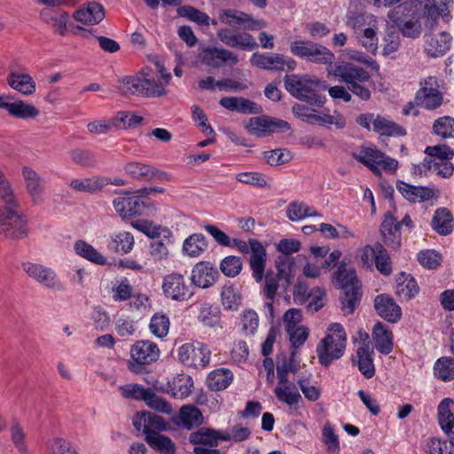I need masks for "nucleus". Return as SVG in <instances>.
Masks as SVG:
<instances>
[{"instance_id": "de8ad7c7", "label": "nucleus", "mask_w": 454, "mask_h": 454, "mask_svg": "<svg viewBox=\"0 0 454 454\" xmlns=\"http://www.w3.org/2000/svg\"><path fill=\"white\" fill-rule=\"evenodd\" d=\"M434 374L444 382L454 380V358L450 356L438 358L434 365Z\"/></svg>"}, {"instance_id": "72a5a7b5", "label": "nucleus", "mask_w": 454, "mask_h": 454, "mask_svg": "<svg viewBox=\"0 0 454 454\" xmlns=\"http://www.w3.org/2000/svg\"><path fill=\"white\" fill-rule=\"evenodd\" d=\"M222 430H215L209 427H200L199 430L190 434L189 441L193 445H208L217 447L221 440Z\"/></svg>"}, {"instance_id": "a211bd4d", "label": "nucleus", "mask_w": 454, "mask_h": 454, "mask_svg": "<svg viewBox=\"0 0 454 454\" xmlns=\"http://www.w3.org/2000/svg\"><path fill=\"white\" fill-rule=\"evenodd\" d=\"M216 35L223 43L231 48L250 51L258 47L254 37L249 33L235 32L229 28H221L217 31Z\"/></svg>"}, {"instance_id": "ddd939ff", "label": "nucleus", "mask_w": 454, "mask_h": 454, "mask_svg": "<svg viewBox=\"0 0 454 454\" xmlns=\"http://www.w3.org/2000/svg\"><path fill=\"white\" fill-rule=\"evenodd\" d=\"M119 194L122 196L115 198L113 205L122 219H130L144 214L147 207V203L142 200L144 195H141V193L130 195L129 192H120Z\"/></svg>"}, {"instance_id": "39448f33", "label": "nucleus", "mask_w": 454, "mask_h": 454, "mask_svg": "<svg viewBox=\"0 0 454 454\" xmlns=\"http://www.w3.org/2000/svg\"><path fill=\"white\" fill-rule=\"evenodd\" d=\"M167 85L162 81L151 78L145 69L143 76H128L120 82L119 90L124 95H136L146 98H159L167 95Z\"/></svg>"}, {"instance_id": "4468645a", "label": "nucleus", "mask_w": 454, "mask_h": 454, "mask_svg": "<svg viewBox=\"0 0 454 454\" xmlns=\"http://www.w3.org/2000/svg\"><path fill=\"white\" fill-rule=\"evenodd\" d=\"M250 62L258 68L270 71H293L297 66L296 60L290 57L268 52H254Z\"/></svg>"}, {"instance_id": "864d4df0", "label": "nucleus", "mask_w": 454, "mask_h": 454, "mask_svg": "<svg viewBox=\"0 0 454 454\" xmlns=\"http://www.w3.org/2000/svg\"><path fill=\"white\" fill-rule=\"evenodd\" d=\"M169 318L168 315L163 312L155 313L152 317L149 324L151 333L158 338L165 337L169 331Z\"/></svg>"}, {"instance_id": "49530a36", "label": "nucleus", "mask_w": 454, "mask_h": 454, "mask_svg": "<svg viewBox=\"0 0 454 454\" xmlns=\"http://www.w3.org/2000/svg\"><path fill=\"white\" fill-rule=\"evenodd\" d=\"M74 249L78 255L93 263L98 265L106 264V258L84 240H77L74 245Z\"/></svg>"}, {"instance_id": "4be33fe9", "label": "nucleus", "mask_w": 454, "mask_h": 454, "mask_svg": "<svg viewBox=\"0 0 454 454\" xmlns=\"http://www.w3.org/2000/svg\"><path fill=\"white\" fill-rule=\"evenodd\" d=\"M219 277L218 270L208 262H198L192 269L191 280L200 288L213 286Z\"/></svg>"}, {"instance_id": "393cba45", "label": "nucleus", "mask_w": 454, "mask_h": 454, "mask_svg": "<svg viewBox=\"0 0 454 454\" xmlns=\"http://www.w3.org/2000/svg\"><path fill=\"white\" fill-rule=\"evenodd\" d=\"M105 18V9L97 2L88 3L86 6L80 8L74 13V19L83 24H98Z\"/></svg>"}, {"instance_id": "aec40b11", "label": "nucleus", "mask_w": 454, "mask_h": 454, "mask_svg": "<svg viewBox=\"0 0 454 454\" xmlns=\"http://www.w3.org/2000/svg\"><path fill=\"white\" fill-rule=\"evenodd\" d=\"M374 308L378 315L389 323H396L402 317L400 306L389 294L377 295L374 299Z\"/></svg>"}, {"instance_id": "5fc2aeb1", "label": "nucleus", "mask_w": 454, "mask_h": 454, "mask_svg": "<svg viewBox=\"0 0 454 454\" xmlns=\"http://www.w3.org/2000/svg\"><path fill=\"white\" fill-rule=\"evenodd\" d=\"M146 442L154 450L165 454H174L175 445L171 439L160 433L150 434L145 436Z\"/></svg>"}, {"instance_id": "bb28decb", "label": "nucleus", "mask_w": 454, "mask_h": 454, "mask_svg": "<svg viewBox=\"0 0 454 454\" xmlns=\"http://www.w3.org/2000/svg\"><path fill=\"white\" fill-rule=\"evenodd\" d=\"M7 83L20 93L29 96L35 93L36 85L28 74L11 71L7 75Z\"/></svg>"}, {"instance_id": "9b49d317", "label": "nucleus", "mask_w": 454, "mask_h": 454, "mask_svg": "<svg viewBox=\"0 0 454 454\" xmlns=\"http://www.w3.org/2000/svg\"><path fill=\"white\" fill-rule=\"evenodd\" d=\"M210 354L207 346L200 342L185 343L178 348L180 362L190 367H207L210 361Z\"/></svg>"}, {"instance_id": "09e8293b", "label": "nucleus", "mask_w": 454, "mask_h": 454, "mask_svg": "<svg viewBox=\"0 0 454 454\" xmlns=\"http://www.w3.org/2000/svg\"><path fill=\"white\" fill-rule=\"evenodd\" d=\"M427 454H454V438H429L424 447Z\"/></svg>"}, {"instance_id": "79ce46f5", "label": "nucleus", "mask_w": 454, "mask_h": 454, "mask_svg": "<svg viewBox=\"0 0 454 454\" xmlns=\"http://www.w3.org/2000/svg\"><path fill=\"white\" fill-rule=\"evenodd\" d=\"M207 248V238L202 233H193L183 244V252L190 257H198Z\"/></svg>"}, {"instance_id": "c756f323", "label": "nucleus", "mask_w": 454, "mask_h": 454, "mask_svg": "<svg viewBox=\"0 0 454 454\" xmlns=\"http://www.w3.org/2000/svg\"><path fill=\"white\" fill-rule=\"evenodd\" d=\"M275 266L277 269L275 275L282 279V287L284 292H286L294 277V258L289 255H279L275 261Z\"/></svg>"}, {"instance_id": "0eeeda50", "label": "nucleus", "mask_w": 454, "mask_h": 454, "mask_svg": "<svg viewBox=\"0 0 454 454\" xmlns=\"http://www.w3.org/2000/svg\"><path fill=\"white\" fill-rule=\"evenodd\" d=\"M159 357L160 349L157 344L151 340H138L131 346L128 369L137 374L148 372L146 365L156 362Z\"/></svg>"}, {"instance_id": "7c9ffc66", "label": "nucleus", "mask_w": 454, "mask_h": 454, "mask_svg": "<svg viewBox=\"0 0 454 454\" xmlns=\"http://www.w3.org/2000/svg\"><path fill=\"white\" fill-rule=\"evenodd\" d=\"M372 355L373 350H370L369 344H364L356 349L357 360H352L353 364H357L359 372L366 379H372L375 375Z\"/></svg>"}, {"instance_id": "1a4fd4ad", "label": "nucleus", "mask_w": 454, "mask_h": 454, "mask_svg": "<svg viewBox=\"0 0 454 454\" xmlns=\"http://www.w3.org/2000/svg\"><path fill=\"white\" fill-rule=\"evenodd\" d=\"M414 100L417 106L435 110L443 103V94L440 90L439 80L435 76H428L419 82V89L416 91Z\"/></svg>"}, {"instance_id": "ea45409f", "label": "nucleus", "mask_w": 454, "mask_h": 454, "mask_svg": "<svg viewBox=\"0 0 454 454\" xmlns=\"http://www.w3.org/2000/svg\"><path fill=\"white\" fill-rule=\"evenodd\" d=\"M107 184L106 177L93 176L90 178L73 179L69 186L77 192L95 193Z\"/></svg>"}, {"instance_id": "3c124183", "label": "nucleus", "mask_w": 454, "mask_h": 454, "mask_svg": "<svg viewBox=\"0 0 454 454\" xmlns=\"http://www.w3.org/2000/svg\"><path fill=\"white\" fill-rule=\"evenodd\" d=\"M287 217L291 221L301 220L307 216H322L319 213L303 202H291L286 210Z\"/></svg>"}, {"instance_id": "e433bc0d", "label": "nucleus", "mask_w": 454, "mask_h": 454, "mask_svg": "<svg viewBox=\"0 0 454 454\" xmlns=\"http://www.w3.org/2000/svg\"><path fill=\"white\" fill-rule=\"evenodd\" d=\"M284 84L286 90L298 98L309 84H318V81L311 80L308 75L286 74Z\"/></svg>"}, {"instance_id": "13d9d810", "label": "nucleus", "mask_w": 454, "mask_h": 454, "mask_svg": "<svg viewBox=\"0 0 454 454\" xmlns=\"http://www.w3.org/2000/svg\"><path fill=\"white\" fill-rule=\"evenodd\" d=\"M193 382L191 377L179 376L174 379L170 386L171 395L176 398L187 397L192 393Z\"/></svg>"}, {"instance_id": "dca6fc26", "label": "nucleus", "mask_w": 454, "mask_h": 454, "mask_svg": "<svg viewBox=\"0 0 454 454\" xmlns=\"http://www.w3.org/2000/svg\"><path fill=\"white\" fill-rule=\"evenodd\" d=\"M219 20L222 23L229 25L231 27L247 30H258L265 27L263 20H254L248 13L235 9L222 11L219 15Z\"/></svg>"}, {"instance_id": "2f4dec72", "label": "nucleus", "mask_w": 454, "mask_h": 454, "mask_svg": "<svg viewBox=\"0 0 454 454\" xmlns=\"http://www.w3.org/2000/svg\"><path fill=\"white\" fill-rule=\"evenodd\" d=\"M333 283L336 287L341 290L355 287V286H361L355 269H348L344 262H341L334 272Z\"/></svg>"}, {"instance_id": "f03ea898", "label": "nucleus", "mask_w": 454, "mask_h": 454, "mask_svg": "<svg viewBox=\"0 0 454 454\" xmlns=\"http://www.w3.org/2000/svg\"><path fill=\"white\" fill-rule=\"evenodd\" d=\"M328 74L338 78L344 82L347 88L341 85L330 87L328 93L334 99H341L348 103L352 99L351 93L361 100L368 101L372 97L371 85L373 82L367 70L353 62H337L328 68Z\"/></svg>"}, {"instance_id": "c85d7f7f", "label": "nucleus", "mask_w": 454, "mask_h": 454, "mask_svg": "<svg viewBox=\"0 0 454 454\" xmlns=\"http://www.w3.org/2000/svg\"><path fill=\"white\" fill-rule=\"evenodd\" d=\"M453 405L450 398H444L438 405V422L448 438H454V413L450 411Z\"/></svg>"}, {"instance_id": "f8f14e48", "label": "nucleus", "mask_w": 454, "mask_h": 454, "mask_svg": "<svg viewBox=\"0 0 454 454\" xmlns=\"http://www.w3.org/2000/svg\"><path fill=\"white\" fill-rule=\"evenodd\" d=\"M21 268L28 277L46 288L56 291L65 289L64 284L59 279L57 273L51 268L31 262H22Z\"/></svg>"}, {"instance_id": "f257e3e1", "label": "nucleus", "mask_w": 454, "mask_h": 454, "mask_svg": "<svg viewBox=\"0 0 454 454\" xmlns=\"http://www.w3.org/2000/svg\"><path fill=\"white\" fill-rule=\"evenodd\" d=\"M440 12L437 6L428 5L420 0H408L399 3L387 13L388 20L394 23L404 37L416 39L422 33V23L428 29H434L439 20Z\"/></svg>"}, {"instance_id": "9d476101", "label": "nucleus", "mask_w": 454, "mask_h": 454, "mask_svg": "<svg viewBox=\"0 0 454 454\" xmlns=\"http://www.w3.org/2000/svg\"><path fill=\"white\" fill-rule=\"evenodd\" d=\"M246 128L250 134L258 137H265L273 133L286 132L291 129V126L284 120L268 115H260L251 118Z\"/></svg>"}, {"instance_id": "052dcab7", "label": "nucleus", "mask_w": 454, "mask_h": 454, "mask_svg": "<svg viewBox=\"0 0 454 454\" xmlns=\"http://www.w3.org/2000/svg\"><path fill=\"white\" fill-rule=\"evenodd\" d=\"M279 281H282V279L276 276L273 271H268L265 274L264 285L262 289V294L265 300H275L278 288L282 287V284L280 285Z\"/></svg>"}, {"instance_id": "4d7b16f0", "label": "nucleus", "mask_w": 454, "mask_h": 454, "mask_svg": "<svg viewBox=\"0 0 454 454\" xmlns=\"http://www.w3.org/2000/svg\"><path fill=\"white\" fill-rule=\"evenodd\" d=\"M433 133L442 138H454V118L442 116L433 123Z\"/></svg>"}, {"instance_id": "338daca9", "label": "nucleus", "mask_w": 454, "mask_h": 454, "mask_svg": "<svg viewBox=\"0 0 454 454\" xmlns=\"http://www.w3.org/2000/svg\"><path fill=\"white\" fill-rule=\"evenodd\" d=\"M426 158L436 159L438 161L450 160L454 156V151L446 145L427 146L425 150Z\"/></svg>"}, {"instance_id": "cd10ccee", "label": "nucleus", "mask_w": 454, "mask_h": 454, "mask_svg": "<svg viewBox=\"0 0 454 454\" xmlns=\"http://www.w3.org/2000/svg\"><path fill=\"white\" fill-rule=\"evenodd\" d=\"M39 16L44 23L51 26L54 32L59 33L60 35L67 34V12L44 8L40 12Z\"/></svg>"}, {"instance_id": "c03bdc74", "label": "nucleus", "mask_w": 454, "mask_h": 454, "mask_svg": "<svg viewBox=\"0 0 454 454\" xmlns=\"http://www.w3.org/2000/svg\"><path fill=\"white\" fill-rule=\"evenodd\" d=\"M131 226L152 239L160 237L165 239L172 238V232L168 229L157 226L148 220L132 221Z\"/></svg>"}, {"instance_id": "bf43d9fd", "label": "nucleus", "mask_w": 454, "mask_h": 454, "mask_svg": "<svg viewBox=\"0 0 454 454\" xmlns=\"http://www.w3.org/2000/svg\"><path fill=\"white\" fill-rule=\"evenodd\" d=\"M177 12L181 17L187 18L188 20L200 26H209L210 24L209 16L207 13L194 8L193 6H181L178 8Z\"/></svg>"}, {"instance_id": "a19ab883", "label": "nucleus", "mask_w": 454, "mask_h": 454, "mask_svg": "<svg viewBox=\"0 0 454 454\" xmlns=\"http://www.w3.org/2000/svg\"><path fill=\"white\" fill-rule=\"evenodd\" d=\"M125 172L132 178L140 181H150L158 173V169L142 162H129L124 167Z\"/></svg>"}, {"instance_id": "37998d69", "label": "nucleus", "mask_w": 454, "mask_h": 454, "mask_svg": "<svg viewBox=\"0 0 454 454\" xmlns=\"http://www.w3.org/2000/svg\"><path fill=\"white\" fill-rule=\"evenodd\" d=\"M180 425L188 430L201 426L204 418L199 408L195 406H183L179 411Z\"/></svg>"}, {"instance_id": "680f3d73", "label": "nucleus", "mask_w": 454, "mask_h": 454, "mask_svg": "<svg viewBox=\"0 0 454 454\" xmlns=\"http://www.w3.org/2000/svg\"><path fill=\"white\" fill-rule=\"evenodd\" d=\"M243 263L239 257L229 255L224 257L220 263L221 271L229 278L238 276L242 270Z\"/></svg>"}, {"instance_id": "6e6552de", "label": "nucleus", "mask_w": 454, "mask_h": 454, "mask_svg": "<svg viewBox=\"0 0 454 454\" xmlns=\"http://www.w3.org/2000/svg\"><path fill=\"white\" fill-rule=\"evenodd\" d=\"M29 229L25 216L12 208L0 207V234L11 240L22 239L27 237Z\"/></svg>"}, {"instance_id": "f704fd0d", "label": "nucleus", "mask_w": 454, "mask_h": 454, "mask_svg": "<svg viewBox=\"0 0 454 454\" xmlns=\"http://www.w3.org/2000/svg\"><path fill=\"white\" fill-rule=\"evenodd\" d=\"M4 109L9 114L18 119H35L39 115V110L33 105L27 104L23 100H17L12 103L4 102Z\"/></svg>"}, {"instance_id": "774afa93", "label": "nucleus", "mask_w": 454, "mask_h": 454, "mask_svg": "<svg viewBox=\"0 0 454 454\" xmlns=\"http://www.w3.org/2000/svg\"><path fill=\"white\" fill-rule=\"evenodd\" d=\"M250 434L251 431L248 427L239 424L232 427L230 432L222 430L221 441L243 442L248 439Z\"/></svg>"}, {"instance_id": "5701e85b", "label": "nucleus", "mask_w": 454, "mask_h": 454, "mask_svg": "<svg viewBox=\"0 0 454 454\" xmlns=\"http://www.w3.org/2000/svg\"><path fill=\"white\" fill-rule=\"evenodd\" d=\"M251 257H250V268L252 270V275L256 282H261L263 278L265 265H266V249L259 241L255 239H249Z\"/></svg>"}, {"instance_id": "e2e57ef3", "label": "nucleus", "mask_w": 454, "mask_h": 454, "mask_svg": "<svg viewBox=\"0 0 454 454\" xmlns=\"http://www.w3.org/2000/svg\"><path fill=\"white\" fill-rule=\"evenodd\" d=\"M22 174L29 194L33 198L38 197L42 192L41 177L35 170L28 167L23 168Z\"/></svg>"}, {"instance_id": "a18cd8bd", "label": "nucleus", "mask_w": 454, "mask_h": 454, "mask_svg": "<svg viewBox=\"0 0 454 454\" xmlns=\"http://www.w3.org/2000/svg\"><path fill=\"white\" fill-rule=\"evenodd\" d=\"M433 229L440 235H449L452 231V215L445 207L438 208L432 219Z\"/></svg>"}, {"instance_id": "6e6d98bb", "label": "nucleus", "mask_w": 454, "mask_h": 454, "mask_svg": "<svg viewBox=\"0 0 454 454\" xmlns=\"http://www.w3.org/2000/svg\"><path fill=\"white\" fill-rule=\"evenodd\" d=\"M423 167L443 178L450 177L454 171L453 164L450 160L438 161L436 159L425 158Z\"/></svg>"}, {"instance_id": "69168bd1", "label": "nucleus", "mask_w": 454, "mask_h": 454, "mask_svg": "<svg viewBox=\"0 0 454 454\" xmlns=\"http://www.w3.org/2000/svg\"><path fill=\"white\" fill-rule=\"evenodd\" d=\"M122 395L126 398L135 400H143L145 402L149 398L151 388H145L138 384H128L120 387Z\"/></svg>"}, {"instance_id": "603ef678", "label": "nucleus", "mask_w": 454, "mask_h": 454, "mask_svg": "<svg viewBox=\"0 0 454 454\" xmlns=\"http://www.w3.org/2000/svg\"><path fill=\"white\" fill-rule=\"evenodd\" d=\"M241 296L233 285H225L222 288L221 301L224 309L237 310L241 304Z\"/></svg>"}, {"instance_id": "c9c22d12", "label": "nucleus", "mask_w": 454, "mask_h": 454, "mask_svg": "<svg viewBox=\"0 0 454 454\" xmlns=\"http://www.w3.org/2000/svg\"><path fill=\"white\" fill-rule=\"evenodd\" d=\"M362 298L361 286L342 290L340 294V309L344 315H351L359 306Z\"/></svg>"}, {"instance_id": "412c9836", "label": "nucleus", "mask_w": 454, "mask_h": 454, "mask_svg": "<svg viewBox=\"0 0 454 454\" xmlns=\"http://www.w3.org/2000/svg\"><path fill=\"white\" fill-rule=\"evenodd\" d=\"M425 51L429 57H442L450 50L451 43V36L446 32L437 34L427 33L424 35Z\"/></svg>"}, {"instance_id": "0e129e2a", "label": "nucleus", "mask_w": 454, "mask_h": 454, "mask_svg": "<svg viewBox=\"0 0 454 454\" xmlns=\"http://www.w3.org/2000/svg\"><path fill=\"white\" fill-rule=\"evenodd\" d=\"M71 160L82 167H93L97 160L94 153L90 150L74 148L69 153Z\"/></svg>"}, {"instance_id": "a878e982", "label": "nucleus", "mask_w": 454, "mask_h": 454, "mask_svg": "<svg viewBox=\"0 0 454 454\" xmlns=\"http://www.w3.org/2000/svg\"><path fill=\"white\" fill-rule=\"evenodd\" d=\"M352 157L366 166L375 174L380 173V161H383V153L375 147L361 146L358 152H353Z\"/></svg>"}, {"instance_id": "4c0bfd02", "label": "nucleus", "mask_w": 454, "mask_h": 454, "mask_svg": "<svg viewBox=\"0 0 454 454\" xmlns=\"http://www.w3.org/2000/svg\"><path fill=\"white\" fill-rule=\"evenodd\" d=\"M373 130L381 136L403 137L406 135V129L381 115H377L373 120Z\"/></svg>"}, {"instance_id": "20e7f679", "label": "nucleus", "mask_w": 454, "mask_h": 454, "mask_svg": "<svg viewBox=\"0 0 454 454\" xmlns=\"http://www.w3.org/2000/svg\"><path fill=\"white\" fill-rule=\"evenodd\" d=\"M294 350L292 351L288 361L285 360L281 365L277 366L278 386L274 389V394L279 402L286 403L290 408L296 409L299 402L302 401L301 394L293 383H289L288 373H296L298 364L295 363Z\"/></svg>"}, {"instance_id": "7ed1b4c3", "label": "nucleus", "mask_w": 454, "mask_h": 454, "mask_svg": "<svg viewBox=\"0 0 454 454\" xmlns=\"http://www.w3.org/2000/svg\"><path fill=\"white\" fill-rule=\"evenodd\" d=\"M328 331L332 333L326 334L317 346L319 363L325 367L343 356L347 342V334L340 324H331Z\"/></svg>"}, {"instance_id": "b1692460", "label": "nucleus", "mask_w": 454, "mask_h": 454, "mask_svg": "<svg viewBox=\"0 0 454 454\" xmlns=\"http://www.w3.org/2000/svg\"><path fill=\"white\" fill-rule=\"evenodd\" d=\"M380 232L383 237L385 244L396 249L401 245V223H398L396 218L393 216L390 212L384 215V219L381 223Z\"/></svg>"}, {"instance_id": "8fccbe9b", "label": "nucleus", "mask_w": 454, "mask_h": 454, "mask_svg": "<svg viewBox=\"0 0 454 454\" xmlns=\"http://www.w3.org/2000/svg\"><path fill=\"white\" fill-rule=\"evenodd\" d=\"M134 237L130 232L121 231L112 236L108 247L116 253L128 254L134 247Z\"/></svg>"}, {"instance_id": "423d86ee", "label": "nucleus", "mask_w": 454, "mask_h": 454, "mask_svg": "<svg viewBox=\"0 0 454 454\" xmlns=\"http://www.w3.org/2000/svg\"><path fill=\"white\" fill-rule=\"evenodd\" d=\"M290 51L308 62L333 67L334 53L326 46L310 40H295L290 43Z\"/></svg>"}, {"instance_id": "2eb2a0df", "label": "nucleus", "mask_w": 454, "mask_h": 454, "mask_svg": "<svg viewBox=\"0 0 454 454\" xmlns=\"http://www.w3.org/2000/svg\"><path fill=\"white\" fill-rule=\"evenodd\" d=\"M162 290L166 297L177 301H188L193 292L182 274L171 273L163 278Z\"/></svg>"}, {"instance_id": "473e14b6", "label": "nucleus", "mask_w": 454, "mask_h": 454, "mask_svg": "<svg viewBox=\"0 0 454 454\" xmlns=\"http://www.w3.org/2000/svg\"><path fill=\"white\" fill-rule=\"evenodd\" d=\"M372 338L375 347L383 355H388L393 350L392 333L381 322H378L372 329Z\"/></svg>"}, {"instance_id": "6ab92c4d", "label": "nucleus", "mask_w": 454, "mask_h": 454, "mask_svg": "<svg viewBox=\"0 0 454 454\" xmlns=\"http://www.w3.org/2000/svg\"><path fill=\"white\" fill-rule=\"evenodd\" d=\"M374 260L376 269L383 275L389 276L392 273V263L387 249L380 242L364 248L362 259L367 262L369 256Z\"/></svg>"}, {"instance_id": "58836bf2", "label": "nucleus", "mask_w": 454, "mask_h": 454, "mask_svg": "<svg viewBox=\"0 0 454 454\" xmlns=\"http://www.w3.org/2000/svg\"><path fill=\"white\" fill-rule=\"evenodd\" d=\"M233 380V373L227 368H219L211 372L207 378V385L213 391L223 390Z\"/></svg>"}, {"instance_id": "f3484780", "label": "nucleus", "mask_w": 454, "mask_h": 454, "mask_svg": "<svg viewBox=\"0 0 454 454\" xmlns=\"http://www.w3.org/2000/svg\"><path fill=\"white\" fill-rule=\"evenodd\" d=\"M199 57L202 64L214 68L234 66L239 62L237 55L224 48L207 47Z\"/></svg>"}]
</instances>
